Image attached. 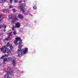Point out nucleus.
I'll use <instances>...</instances> for the list:
<instances>
[{"mask_svg": "<svg viewBox=\"0 0 78 78\" xmlns=\"http://www.w3.org/2000/svg\"><path fill=\"white\" fill-rule=\"evenodd\" d=\"M9 47L10 48V49L11 50H12L13 49V47H12V44H9V42H8L6 44V45L4 46V47H2V48H0V50L1 51H2L3 53H6L7 52L8 55H9L11 53V51L10 49H8L7 48V47Z\"/></svg>", "mask_w": 78, "mask_h": 78, "instance_id": "nucleus-1", "label": "nucleus"}, {"mask_svg": "<svg viewBox=\"0 0 78 78\" xmlns=\"http://www.w3.org/2000/svg\"><path fill=\"white\" fill-rule=\"evenodd\" d=\"M17 53L18 54V56L19 57H21L23 55V53L24 54L26 53L28 51V49L27 48H25V49H22L20 50V49H18L17 50Z\"/></svg>", "mask_w": 78, "mask_h": 78, "instance_id": "nucleus-2", "label": "nucleus"}, {"mask_svg": "<svg viewBox=\"0 0 78 78\" xmlns=\"http://www.w3.org/2000/svg\"><path fill=\"white\" fill-rule=\"evenodd\" d=\"M7 73L8 74H6L5 75H4V78H12V77H9V75H12L13 76H14V72L13 71H11V72L10 73L9 72H8Z\"/></svg>", "mask_w": 78, "mask_h": 78, "instance_id": "nucleus-3", "label": "nucleus"}, {"mask_svg": "<svg viewBox=\"0 0 78 78\" xmlns=\"http://www.w3.org/2000/svg\"><path fill=\"white\" fill-rule=\"evenodd\" d=\"M12 62L13 66V67H15V66H16V60H12Z\"/></svg>", "mask_w": 78, "mask_h": 78, "instance_id": "nucleus-4", "label": "nucleus"}, {"mask_svg": "<svg viewBox=\"0 0 78 78\" xmlns=\"http://www.w3.org/2000/svg\"><path fill=\"white\" fill-rule=\"evenodd\" d=\"M9 11L8 9H4L2 10V12L4 13H9Z\"/></svg>", "mask_w": 78, "mask_h": 78, "instance_id": "nucleus-5", "label": "nucleus"}, {"mask_svg": "<svg viewBox=\"0 0 78 78\" xmlns=\"http://www.w3.org/2000/svg\"><path fill=\"white\" fill-rule=\"evenodd\" d=\"M20 23H16V24L15 25V27L16 28H20Z\"/></svg>", "mask_w": 78, "mask_h": 78, "instance_id": "nucleus-6", "label": "nucleus"}, {"mask_svg": "<svg viewBox=\"0 0 78 78\" xmlns=\"http://www.w3.org/2000/svg\"><path fill=\"white\" fill-rule=\"evenodd\" d=\"M18 8H19V9H22V8H23V4H20L18 6Z\"/></svg>", "mask_w": 78, "mask_h": 78, "instance_id": "nucleus-7", "label": "nucleus"}, {"mask_svg": "<svg viewBox=\"0 0 78 78\" xmlns=\"http://www.w3.org/2000/svg\"><path fill=\"white\" fill-rule=\"evenodd\" d=\"M18 16L19 18L20 19H23V16H22L21 15H19Z\"/></svg>", "mask_w": 78, "mask_h": 78, "instance_id": "nucleus-8", "label": "nucleus"}, {"mask_svg": "<svg viewBox=\"0 0 78 78\" xmlns=\"http://www.w3.org/2000/svg\"><path fill=\"white\" fill-rule=\"evenodd\" d=\"M10 40H11V38L10 37H9L5 39V41H10Z\"/></svg>", "mask_w": 78, "mask_h": 78, "instance_id": "nucleus-9", "label": "nucleus"}, {"mask_svg": "<svg viewBox=\"0 0 78 78\" xmlns=\"http://www.w3.org/2000/svg\"><path fill=\"white\" fill-rule=\"evenodd\" d=\"M8 57V55H5L2 56L0 58V59H3L4 58H5V57Z\"/></svg>", "mask_w": 78, "mask_h": 78, "instance_id": "nucleus-10", "label": "nucleus"}, {"mask_svg": "<svg viewBox=\"0 0 78 78\" xmlns=\"http://www.w3.org/2000/svg\"><path fill=\"white\" fill-rule=\"evenodd\" d=\"M15 40H16V41H17V42H18L19 41H21V38H20L17 37V38H16Z\"/></svg>", "mask_w": 78, "mask_h": 78, "instance_id": "nucleus-11", "label": "nucleus"}, {"mask_svg": "<svg viewBox=\"0 0 78 78\" xmlns=\"http://www.w3.org/2000/svg\"><path fill=\"white\" fill-rule=\"evenodd\" d=\"M7 61H12V58L11 57H9L7 58Z\"/></svg>", "mask_w": 78, "mask_h": 78, "instance_id": "nucleus-12", "label": "nucleus"}, {"mask_svg": "<svg viewBox=\"0 0 78 78\" xmlns=\"http://www.w3.org/2000/svg\"><path fill=\"white\" fill-rule=\"evenodd\" d=\"M8 18L9 19H12L13 18V16H12L11 15H9L8 16Z\"/></svg>", "mask_w": 78, "mask_h": 78, "instance_id": "nucleus-13", "label": "nucleus"}, {"mask_svg": "<svg viewBox=\"0 0 78 78\" xmlns=\"http://www.w3.org/2000/svg\"><path fill=\"white\" fill-rule=\"evenodd\" d=\"M12 32H10L9 33L8 37H12Z\"/></svg>", "mask_w": 78, "mask_h": 78, "instance_id": "nucleus-14", "label": "nucleus"}, {"mask_svg": "<svg viewBox=\"0 0 78 78\" xmlns=\"http://www.w3.org/2000/svg\"><path fill=\"white\" fill-rule=\"evenodd\" d=\"M23 45H19V49L20 50H22V47H23Z\"/></svg>", "mask_w": 78, "mask_h": 78, "instance_id": "nucleus-15", "label": "nucleus"}, {"mask_svg": "<svg viewBox=\"0 0 78 78\" xmlns=\"http://www.w3.org/2000/svg\"><path fill=\"white\" fill-rule=\"evenodd\" d=\"M25 9V8L23 7L21 9V11H22V12L23 13H24L25 12V10L24 9Z\"/></svg>", "mask_w": 78, "mask_h": 78, "instance_id": "nucleus-16", "label": "nucleus"}, {"mask_svg": "<svg viewBox=\"0 0 78 78\" xmlns=\"http://www.w3.org/2000/svg\"><path fill=\"white\" fill-rule=\"evenodd\" d=\"M5 61H8V58H5L3 59V64H5Z\"/></svg>", "mask_w": 78, "mask_h": 78, "instance_id": "nucleus-17", "label": "nucleus"}, {"mask_svg": "<svg viewBox=\"0 0 78 78\" xmlns=\"http://www.w3.org/2000/svg\"><path fill=\"white\" fill-rule=\"evenodd\" d=\"M6 2V0H0V2L1 3H5Z\"/></svg>", "mask_w": 78, "mask_h": 78, "instance_id": "nucleus-18", "label": "nucleus"}, {"mask_svg": "<svg viewBox=\"0 0 78 78\" xmlns=\"http://www.w3.org/2000/svg\"><path fill=\"white\" fill-rule=\"evenodd\" d=\"M13 42L15 44V45H18L17 41H16V40L14 41Z\"/></svg>", "mask_w": 78, "mask_h": 78, "instance_id": "nucleus-19", "label": "nucleus"}, {"mask_svg": "<svg viewBox=\"0 0 78 78\" xmlns=\"http://www.w3.org/2000/svg\"><path fill=\"white\" fill-rule=\"evenodd\" d=\"M17 20V18H13L12 20H13L14 21H16V20Z\"/></svg>", "mask_w": 78, "mask_h": 78, "instance_id": "nucleus-20", "label": "nucleus"}, {"mask_svg": "<svg viewBox=\"0 0 78 78\" xmlns=\"http://www.w3.org/2000/svg\"><path fill=\"white\" fill-rule=\"evenodd\" d=\"M13 34L14 35H16L17 34V31H15L13 32Z\"/></svg>", "mask_w": 78, "mask_h": 78, "instance_id": "nucleus-21", "label": "nucleus"}, {"mask_svg": "<svg viewBox=\"0 0 78 78\" xmlns=\"http://www.w3.org/2000/svg\"><path fill=\"white\" fill-rule=\"evenodd\" d=\"M7 70L10 71L11 70V67H9L7 69Z\"/></svg>", "mask_w": 78, "mask_h": 78, "instance_id": "nucleus-22", "label": "nucleus"}, {"mask_svg": "<svg viewBox=\"0 0 78 78\" xmlns=\"http://www.w3.org/2000/svg\"><path fill=\"white\" fill-rule=\"evenodd\" d=\"M1 27H3V28H5V27H6V26H5V25H4V24H2V25H1Z\"/></svg>", "mask_w": 78, "mask_h": 78, "instance_id": "nucleus-23", "label": "nucleus"}, {"mask_svg": "<svg viewBox=\"0 0 78 78\" xmlns=\"http://www.w3.org/2000/svg\"><path fill=\"white\" fill-rule=\"evenodd\" d=\"M22 41L21 40H20V42L19 43V45H22Z\"/></svg>", "mask_w": 78, "mask_h": 78, "instance_id": "nucleus-24", "label": "nucleus"}, {"mask_svg": "<svg viewBox=\"0 0 78 78\" xmlns=\"http://www.w3.org/2000/svg\"><path fill=\"white\" fill-rule=\"evenodd\" d=\"M33 8H34V9H37V7H36V6L34 5V6H33Z\"/></svg>", "mask_w": 78, "mask_h": 78, "instance_id": "nucleus-25", "label": "nucleus"}, {"mask_svg": "<svg viewBox=\"0 0 78 78\" xmlns=\"http://www.w3.org/2000/svg\"><path fill=\"white\" fill-rule=\"evenodd\" d=\"M1 17H2V15H0V23H1V22L2 20V19H1Z\"/></svg>", "mask_w": 78, "mask_h": 78, "instance_id": "nucleus-26", "label": "nucleus"}, {"mask_svg": "<svg viewBox=\"0 0 78 78\" xmlns=\"http://www.w3.org/2000/svg\"><path fill=\"white\" fill-rule=\"evenodd\" d=\"M12 11H13V12H16V9H13Z\"/></svg>", "mask_w": 78, "mask_h": 78, "instance_id": "nucleus-27", "label": "nucleus"}, {"mask_svg": "<svg viewBox=\"0 0 78 78\" xmlns=\"http://www.w3.org/2000/svg\"><path fill=\"white\" fill-rule=\"evenodd\" d=\"M10 1V3L11 4H12V1L13 0H9Z\"/></svg>", "mask_w": 78, "mask_h": 78, "instance_id": "nucleus-28", "label": "nucleus"}, {"mask_svg": "<svg viewBox=\"0 0 78 78\" xmlns=\"http://www.w3.org/2000/svg\"><path fill=\"white\" fill-rule=\"evenodd\" d=\"M6 27H5L4 28V32H5V31H6Z\"/></svg>", "mask_w": 78, "mask_h": 78, "instance_id": "nucleus-29", "label": "nucleus"}, {"mask_svg": "<svg viewBox=\"0 0 78 78\" xmlns=\"http://www.w3.org/2000/svg\"><path fill=\"white\" fill-rule=\"evenodd\" d=\"M9 8L10 9H11V8H12V5H10V6H9Z\"/></svg>", "mask_w": 78, "mask_h": 78, "instance_id": "nucleus-30", "label": "nucleus"}, {"mask_svg": "<svg viewBox=\"0 0 78 78\" xmlns=\"http://www.w3.org/2000/svg\"><path fill=\"white\" fill-rule=\"evenodd\" d=\"M12 30L13 31H14V26H13V27L12 28Z\"/></svg>", "mask_w": 78, "mask_h": 78, "instance_id": "nucleus-31", "label": "nucleus"}, {"mask_svg": "<svg viewBox=\"0 0 78 78\" xmlns=\"http://www.w3.org/2000/svg\"><path fill=\"white\" fill-rule=\"evenodd\" d=\"M18 1H17V0H14V2L15 3H17L18 2Z\"/></svg>", "mask_w": 78, "mask_h": 78, "instance_id": "nucleus-32", "label": "nucleus"}, {"mask_svg": "<svg viewBox=\"0 0 78 78\" xmlns=\"http://www.w3.org/2000/svg\"><path fill=\"white\" fill-rule=\"evenodd\" d=\"M11 23H14V21L13 20V21H11Z\"/></svg>", "mask_w": 78, "mask_h": 78, "instance_id": "nucleus-33", "label": "nucleus"}, {"mask_svg": "<svg viewBox=\"0 0 78 78\" xmlns=\"http://www.w3.org/2000/svg\"><path fill=\"white\" fill-rule=\"evenodd\" d=\"M24 15L25 16H27V14H28V13H25L24 14Z\"/></svg>", "mask_w": 78, "mask_h": 78, "instance_id": "nucleus-34", "label": "nucleus"}, {"mask_svg": "<svg viewBox=\"0 0 78 78\" xmlns=\"http://www.w3.org/2000/svg\"><path fill=\"white\" fill-rule=\"evenodd\" d=\"M22 2V1H20L19 2V3H21Z\"/></svg>", "mask_w": 78, "mask_h": 78, "instance_id": "nucleus-35", "label": "nucleus"}, {"mask_svg": "<svg viewBox=\"0 0 78 78\" xmlns=\"http://www.w3.org/2000/svg\"><path fill=\"white\" fill-rule=\"evenodd\" d=\"M1 66H2V63L0 62V67H1Z\"/></svg>", "mask_w": 78, "mask_h": 78, "instance_id": "nucleus-36", "label": "nucleus"}, {"mask_svg": "<svg viewBox=\"0 0 78 78\" xmlns=\"http://www.w3.org/2000/svg\"><path fill=\"white\" fill-rule=\"evenodd\" d=\"M23 1L24 2H27V0H23Z\"/></svg>", "mask_w": 78, "mask_h": 78, "instance_id": "nucleus-37", "label": "nucleus"}, {"mask_svg": "<svg viewBox=\"0 0 78 78\" xmlns=\"http://www.w3.org/2000/svg\"><path fill=\"white\" fill-rule=\"evenodd\" d=\"M1 27H2V26L0 25V29L1 28Z\"/></svg>", "mask_w": 78, "mask_h": 78, "instance_id": "nucleus-38", "label": "nucleus"}, {"mask_svg": "<svg viewBox=\"0 0 78 78\" xmlns=\"http://www.w3.org/2000/svg\"><path fill=\"white\" fill-rule=\"evenodd\" d=\"M1 38H0V41H1Z\"/></svg>", "mask_w": 78, "mask_h": 78, "instance_id": "nucleus-39", "label": "nucleus"}]
</instances>
